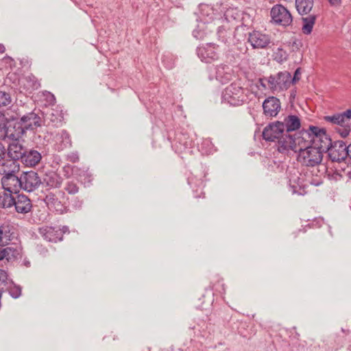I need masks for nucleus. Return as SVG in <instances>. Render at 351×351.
<instances>
[{
    "mask_svg": "<svg viewBox=\"0 0 351 351\" xmlns=\"http://www.w3.org/2000/svg\"><path fill=\"white\" fill-rule=\"evenodd\" d=\"M25 133L26 130L19 117H11L0 123V138L19 141Z\"/></svg>",
    "mask_w": 351,
    "mask_h": 351,
    "instance_id": "obj_1",
    "label": "nucleus"
},
{
    "mask_svg": "<svg viewBox=\"0 0 351 351\" xmlns=\"http://www.w3.org/2000/svg\"><path fill=\"white\" fill-rule=\"evenodd\" d=\"M324 151L321 144L317 147L306 146L305 148L300 147L298 149V160L305 166L315 167L321 163Z\"/></svg>",
    "mask_w": 351,
    "mask_h": 351,
    "instance_id": "obj_2",
    "label": "nucleus"
},
{
    "mask_svg": "<svg viewBox=\"0 0 351 351\" xmlns=\"http://www.w3.org/2000/svg\"><path fill=\"white\" fill-rule=\"evenodd\" d=\"M323 150L328 153V158L332 162L340 163L348 158L347 145L343 141H335L334 142L328 137V141L325 144H321Z\"/></svg>",
    "mask_w": 351,
    "mask_h": 351,
    "instance_id": "obj_3",
    "label": "nucleus"
},
{
    "mask_svg": "<svg viewBox=\"0 0 351 351\" xmlns=\"http://www.w3.org/2000/svg\"><path fill=\"white\" fill-rule=\"evenodd\" d=\"M270 17V23L275 25L287 27L293 23V16L290 11L281 4H276L271 8Z\"/></svg>",
    "mask_w": 351,
    "mask_h": 351,
    "instance_id": "obj_4",
    "label": "nucleus"
},
{
    "mask_svg": "<svg viewBox=\"0 0 351 351\" xmlns=\"http://www.w3.org/2000/svg\"><path fill=\"white\" fill-rule=\"evenodd\" d=\"M244 89L237 83H232L222 93L223 101L232 106H239L245 101Z\"/></svg>",
    "mask_w": 351,
    "mask_h": 351,
    "instance_id": "obj_5",
    "label": "nucleus"
},
{
    "mask_svg": "<svg viewBox=\"0 0 351 351\" xmlns=\"http://www.w3.org/2000/svg\"><path fill=\"white\" fill-rule=\"evenodd\" d=\"M21 189L28 192H34L41 186V178L33 170L23 171L20 175Z\"/></svg>",
    "mask_w": 351,
    "mask_h": 351,
    "instance_id": "obj_6",
    "label": "nucleus"
},
{
    "mask_svg": "<svg viewBox=\"0 0 351 351\" xmlns=\"http://www.w3.org/2000/svg\"><path fill=\"white\" fill-rule=\"evenodd\" d=\"M269 89L276 90H287L291 84V75L288 71L279 72L276 75H270L265 78Z\"/></svg>",
    "mask_w": 351,
    "mask_h": 351,
    "instance_id": "obj_7",
    "label": "nucleus"
},
{
    "mask_svg": "<svg viewBox=\"0 0 351 351\" xmlns=\"http://www.w3.org/2000/svg\"><path fill=\"white\" fill-rule=\"evenodd\" d=\"M248 43H250L253 49H267L270 47L271 43V36L260 31L254 30L249 33L247 38Z\"/></svg>",
    "mask_w": 351,
    "mask_h": 351,
    "instance_id": "obj_8",
    "label": "nucleus"
},
{
    "mask_svg": "<svg viewBox=\"0 0 351 351\" xmlns=\"http://www.w3.org/2000/svg\"><path fill=\"white\" fill-rule=\"evenodd\" d=\"M20 119L26 132L34 131L43 125V112H36L35 110L24 114Z\"/></svg>",
    "mask_w": 351,
    "mask_h": 351,
    "instance_id": "obj_9",
    "label": "nucleus"
},
{
    "mask_svg": "<svg viewBox=\"0 0 351 351\" xmlns=\"http://www.w3.org/2000/svg\"><path fill=\"white\" fill-rule=\"evenodd\" d=\"M285 132V125L281 121H274L267 125L263 131V138L267 141H274Z\"/></svg>",
    "mask_w": 351,
    "mask_h": 351,
    "instance_id": "obj_10",
    "label": "nucleus"
},
{
    "mask_svg": "<svg viewBox=\"0 0 351 351\" xmlns=\"http://www.w3.org/2000/svg\"><path fill=\"white\" fill-rule=\"evenodd\" d=\"M278 150L281 153H285L289 150H293L295 152L297 150V143L300 145V138H294L292 135L285 132L278 138Z\"/></svg>",
    "mask_w": 351,
    "mask_h": 351,
    "instance_id": "obj_11",
    "label": "nucleus"
},
{
    "mask_svg": "<svg viewBox=\"0 0 351 351\" xmlns=\"http://www.w3.org/2000/svg\"><path fill=\"white\" fill-rule=\"evenodd\" d=\"M62 182L63 178L54 171L45 172L41 178V185L46 187L47 190L60 188Z\"/></svg>",
    "mask_w": 351,
    "mask_h": 351,
    "instance_id": "obj_12",
    "label": "nucleus"
},
{
    "mask_svg": "<svg viewBox=\"0 0 351 351\" xmlns=\"http://www.w3.org/2000/svg\"><path fill=\"white\" fill-rule=\"evenodd\" d=\"M280 108L279 99L274 96L265 99L263 103V113L267 117H276Z\"/></svg>",
    "mask_w": 351,
    "mask_h": 351,
    "instance_id": "obj_13",
    "label": "nucleus"
},
{
    "mask_svg": "<svg viewBox=\"0 0 351 351\" xmlns=\"http://www.w3.org/2000/svg\"><path fill=\"white\" fill-rule=\"evenodd\" d=\"M1 184L4 190L17 193L21 190L20 176L16 174H8L1 178Z\"/></svg>",
    "mask_w": 351,
    "mask_h": 351,
    "instance_id": "obj_14",
    "label": "nucleus"
},
{
    "mask_svg": "<svg viewBox=\"0 0 351 351\" xmlns=\"http://www.w3.org/2000/svg\"><path fill=\"white\" fill-rule=\"evenodd\" d=\"M197 54L202 61L209 63L218 59V53L215 46L211 43H207L206 46L198 47Z\"/></svg>",
    "mask_w": 351,
    "mask_h": 351,
    "instance_id": "obj_15",
    "label": "nucleus"
},
{
    "mask_svg": "<svg viewBox=\"0 0 351 351\" xmlns=\"http://www.w3.org/2000/svg\"><path fill=\"white\" fill-rule=\"evenodd\" d=\"M22 248L17 245H11L0 248V261L5 260L12 263L21 256Z\"/></svg>",
    "mask_w": 351,
    "mask_h": 351,
    "instance_id": "obj_16",
    "label": "nucleus"
},
{
    "mask_svg": "<svg viewBox=\"0 0 351 351\" xmlns=\"http://www.w3.org/2000/svg\"><path fill=\"white\" fill-rule=\"evenodd\" d=\"M303 134H306L310 138L311 141H313V143L319 142L320 144L324 145L326 141H328V136L326 133V130L317 126L311 125L308 130L303 132Z\"/></svg>",
    "mask_w": 351,
    "mask_h": 351,
    "instance_id": "obj_17",
    "label": "nucleus"
},
{
    "mask_svg": "<svg viewBox=\"0 0 351 351\" xmlns=\"http://www.w3.org/2000/svg\"><path fill=\"white\" fill-rule=\"evenodd\" d=\"M63 119L62 110L51 109L45 117L43 116V125L58 128L62 125Z\"/></svg>",
    "mask_w": 351,
    "mask_h": 351,
    "instance_id": "obj_18",
    "label": "nucleus"
},
{
    "mask_svg": "<svg viewBox=\"0 0 351 351\" xmlns=\"http://www.w3.org/2000/svg\"><path fill=\"white\" fill-rule=\"evenodd\" d=\"M38 232L41 237L49 242L62 241V232L57 230V228L52 226H43L39 228Z\"/></svg>",
    "mask_w": 351,
    "mask_h": 351,
    "instance_id": "obj_19",
    "label": "nucleus"
},
{
    "mask_svg": "<svg viewBox=\"0 0 351 351\" xmlns=\"http://www.w3.org/2000/svg\"><path fill=\"white\" fill-rule=\"evenodd\" d=\"M42 156L39 152L27 148L21 162L26 167H34L40 162Z\"/></svg>",
    "mask_w": 351,
    "mask_h": 351,
    "instance_id": "obj_20",
    "label": "nucleus"
},
{
    "mask_svg": "<svg viewBox=\"0 0 351 351\" xmlns=\"http://www.w3.org/2000/svg\"><path fill=\"white\" fill-rule=\"evenodd\" d=\"M27 147L21 144L19 141H13L8 148V155L14 161L18 162L21 160L25 153Z\"/></svg>",
    "mask_w": 351,
    "mask_h": 351,
    "instance_id": "obj_21",
    "label": "nucleus"
},
{
    "mask_svg": "<svg viewBox=\"0 0 351 351\" xmlns=\"http://www.w3.org/2000/svg\"><path fill=\"white\" fill-rule=\"evenodd\" d=\"M44 201L49 209L53 212H56L58 214H62L65 210V206L64 204L53 193H48L45 196Z\"/></svg>",
    "mask_w": 351,
    "mask_h": 351,
    "instance_id": "obj_22",
    "label": "nucleus"
},
{
    "mask_svg": "<svg viewBox=\"0 0 351 351\" xmlns=\"http://www.w3.org/2000/svg\"><path fill=\"white\" fill-rule=\"evenodd\" d=\"M13 206H15V210L17 213L22 214L29 213L32 208L30 199L23 194L17 195L16 197H14Z\"/></svg>",
    "mask_w": 351,
    "mask_h": 351,
    "instance_id": "obj_23",
    "label": "nucleus"
},
{
    "mask_svg": "<svg viewBox=\"0 0 351 351\" xmlns=\"http://www.w3.org/2000/svg\"><path fill=\"white\" fill-rule=\"evenodd\" d=\"M289 184L293 194L304 195L306 193L305 186L302 184V180L298 176V172L294 173H290Z\"/></svg>",
    "mask_w": 351,
    "mask_h": 351,
    "instance_id": "obj_24",
    "label": "nucleus"
},
{
    "mask_svg": "<svg viewBox=\"0 0 351 351\" xmlns=\"http://www.w3.org/2000/svg\"><path fill=\"white\" fill-rule=\"evenodd\" d=\"M232 77V69L226 64H219L216 67L215 77L216 79L225 84L228 82Z\"/></svg>",
    "mask_w": 351,
    "mask_h": 351,
    "instance_id": "obj_25",
    "label": "nucleus"
},
{
    "mask_svg": "<svg viewBox=\"0 0 351 351\" xmlns=\"http://www.w3.org/2000/svg\"><path fill=\"white\" fill-rule=\"evenodd\" d=\"M20 166L18 162L12 160H5L0 163V174L3 176L8 174H16L19 171Z\"/></svg>",
    "mask_w": 351,
    "mask_h": 351,
    "instance_id": "obj_26",
    "label": "nucleus"
},
{
    "mask_svg": "<svg viewBox=\"0 0 351 351\" xmlns=\"http://www.w3.org/2000/svg\"><path fill=\"white\" fill-rule=\"evenodd\" d=\"M13 227L8 222L0 224V246L9 244L12 239Z\"/></svg>",
    "mask_w": 351,
    "mask_h": 351,
    "instance_id": "obj_27",
    "label": "nucleus"
},
{
    "mask_svg": "<svg viewBox=\"0 0 351 351\" xmlns=\"http://www.w3.org/2000/svg\"><path fill=\"white\" fill-rule=\"evenodd\" d=\"M71 169L72 171V173L75 176L82 182L89 183L92 180V176L91 174L88 171L87 169H81L77 166H65L64 167V170L66 171V169Z\"/></svg>",
    "mask_w": 351,
    "mask_h": 351,
    "instance_id": "obj_28",
    "label": "nucleus"
},
{
    "mask_svg": "<svg viewBox=\"0 0 351 351\" xmlns=\"http://www.w3.org/2000/svg\"><path fill=\"white\" fill-rule=\"evenodd\" d=\"M281 123L285 125V132L289 134L290 132L297 130L301 125L300 118L293 114L285 117L284 121H281Z\"/></svg>",
    "mask_w": 351,
    "mask_h": 351,
    "instance_id": "obj_29",
    "label": "nucleus"
},
{
    "mask_svg": "<svg viewBox=\"0 0 351 351\" xmlns=\"http://www.w3.org/2000/svg\"><path fill=\"white\" fill-rule=\"evenodd\" d=\"M21 86L29 93L37 90L40 88V84L37 78L32 74H30L21 80Z\"/></svg>",
    "mask_w": 351,
    "mask_h": 351,
    "instance_id": "obj_30",
    "label": "nucleus"
},
{
    "mask_svg": "<svg viewBox=\"0 0 351 351\" xmlns=\"http://www.w3.org/2000/svg\"><path fill=\"white\" fill-rule=\"evenodd\" d=\"M317 15L310 14L306 17L302 18V31L304 34L309 35L313 31V26L315 23Z\"/></svg>",
    "mask_w": 351,
    "mask_h": 351,
    "instance_id": "obj_31",
    "label": "nucleus"
},
{
    "mask_svg": "<svg viewBox=\"0 0 351 351\" xmlns=\"http://www.w3.org/2000/svg\"><path fill=\"white\" fill-rule=\"evenodd\" d=\"M313 0H295V6L300 14H308L313 7Z\"/></svg>",
    "mask_w": 351,
    "mask_h": 351,
    "instance_id": "obj_32",
    "label": "nucleus"
},
{
    "mask_svg": "<svg viewBox=\"0 0 351 351\" xmlns=\"http://www.w3.org/2000/svg\"><path fill=\"white\" fill-rule=\"evenodd\" d=\"M13 193H10L5 190L0 193V207L3 208H10L14 203V197Z\"/></svg>",
    "mask_w": 351,
    "mask_h": 351,
    "instance_id": "obj_33",
    "label": "nucleus"
},
{
    "mask_svg": "<svg viewBox=\"0 0 351 351\" xmlns=\"http://www.w3.org/2000/svg\"><path fill=\"white\" fill-rule=\"evenodd\" d=\"M6 288L5 292L8 291L12 298L16 299L21 295L22 289L21 286L14 284L12 280L8 282Z\"/></svg>",
    "mask_w": 351,
    "mask_h": 351,
    "instance_id": "obj_34",
    "label": "nucleus"
},
{
    "mask_svg": "<svg viewBox=\"0 0 351 351\" xmlns=\"http://www.w3.org/2000/svg\"><path fill=\"white\" fill-rule=\"evenodd\" d=\"M217 34L219 40L226 44L229 43L232 32L230 29H226L224 26H221L218 27Z\"/></svg>",
    "mask_w": 351,
    "mask_h": 351,
    "instance_id": "obj_35",
    "label": "nucleus"
},
{
    "mask_svg": "<svg viewBox=\"0 0 351 351\" xmlns=\"http://www.w3.org/2000/svg\"><path fill=\"white\" fill-rule=\"evenodd\" d=\"M60 135V149H63L66 147H69L72 145L71 138L70 136V134L69 132L64 130H62Z\"/></svg>",
    "mask_w": 351,
    "mask_h": 351,
    "instance_id": "obj_36",
    "label": "nucleus"
},
{
    "mask_svg": "<svg viewBox=\"0 0 351 351\" xmlns=\"http://www.w3.org/2000/svg\"><path fill=\"white\" fill-rule=\"evenodd\" d=\"M342 116L340 113H336L330 116L324 117V120L331 123L332 124H336L341 126H345V123L342 119Z\"/></svg>",
    "mask_w": 351,
    "mask_h": 351,
    "instance_id": "obj_37",
    "label": "nucleus"
},
{
    "mask_svg": "<svg viewBox=\"0 0 351 351\" xmlns=\"http://www.w3.org/2000/svg\"><path fill=\"white\" fill-rule=\"evenodd\" d=\"M64 189L69 194L75 195L78 193L80 187L74 181H68L66 182Z\"/></svg>",
    "mask_w": 351,
    "mask_h": 351,
    "instance_id": "obj_38",
    "label": "nucleus"
},
{
    "mask_svg": "<svg viewBox=\"0 0 351 351\" xmlns=\"http://www.w3.org/2000/svg\"><path fill=\"white\" fill-rule=\"evenodd\" d=\"M287 59V53L283 49L279 47L274 53V60L278 62H283Z\"/></svg>",
    "mask_w": 351,
    "mask_h": 351,
    "instance_id": "obj_39",
    "label": "nucleus"
},
{
    "mask_svg": "<svg viewBox=\"0 0 351 351\" xmlns=\"http://www.w3.org/2000/svg\"><path fill=\"white\" fill-rule=\"evenodd\" d=\"M193 35L195 38L199 40H203L206 36L204 25L202 27L198 26V27L193 30Z\"/></svg>",
    "mask_w": 351,
    "mask_h": 351,
    "instance_id": "obj_40",
    "label": "nucleus"
},
{
    "mask_svg": "<svg viewBox=\"0 0 351 351\" xmlns=\"http://www.w3.org/2000/svg\"><path fill=\"white\" fill-rule=\"evenodd\" d=\"M67 160L75 163L79 161V154L77 152H71L66 156Z\"/></svg>",
    "mask_w": 351,
    "mask_h": 351,
    "instance_id": "obj_41",
    "label": "nucleus"
},
{
    "mask_svg": "<svg viewBox=\"0 0 351 351\" xmlns=\"http://www.w3.org/2000/svg\"><path fill=\"white\" fill-rule=\"evenodd\" d=\"M341 114V116L343 117H342V119L345 123V125H348V123H346V121L347 120H349L351 119V108L346 110V111L343 112H341L340 113Z\"/></svg>",
    "mask_w": 351,
    "mask_h": 351,
    "instance_id": "obj_42",
    "label": "nucleus"
},
{
    "mask_svg": "<svg viewBox=\"0 0 351 351\" xmlns=\"http://www.w3.org/2000/svg\"><path fill=\"white\" fill-rule=\"evenodd\" d=\"M195 178L191 177L188 178V183L191 185V187H193L194 185H197L199 187L204 186V182L202 180H198V182L196 183L194 182Z\"/></svg>",
    "mask_w": 351,
    "mask_h": 351,
    "instance_id": "obj_43",
    "label": "nucleus"
},
{
    "mask_svg": "<svg viewBox=\"0 0 351 351\" xmlns=\"http://www.w3.org/2000/svg\"><path fill=\"white\" fill-rule=\"evenodd\" d=\"M83 204V201L78 199H75L71 201V205L75 208H80Z\"/></svg>",
    "mask_w": 351,
    "mask_h": 351,
    "instance_id": "obj_44",
    "label": "nucleus"
},
{
    "mask_svg": "<svg viewBox=\"0 0 351 351\" xmlns=\"http://www.w3.org/2000/svg\"><path fill=\"white\" fill-rule=\"evenodd\" d=\"M6 154V149L2 143L0 142V162L4 159Z\"/></svg>",
    "mask_w": 351,
    "mask_h": 351,
    "instance_id": "obj_45",
    "label": "nucleus"
},
{
    "mask_svg": "<svg viewBox=\"0 0 351 351\" xmlns=\"http://www.w3.org/2000/svg\"><path fill=\"white\" fill-rule=\"evenodd\" d=\"M37 251L43 256H46L48 252V250L46 247L38 245H37Z\"/></svg>",
    "mask_w": 351,
    "mask_h": 351,
    "instance_id": "obj_46",
    "label": "nucleus"
},
{
    "mask_svg": "<svg viewBox=\"0 0 351 351\" xmlns=\"http://www.w3.org/2000/svg\"><path fill=\"white\" fill-rule=\"evenodd\" d=\"M300 69H297L294 73V76L291 78V84L295 83L297 81L300 80Z\"/></svg>",
    "mask_w": 351,
    "mask_h": 351,
    "instance_id": "obj_47",
    "label": "nucleus"
},
{
    "mask_svg": "<svg viewBox=\"0 0 351 351\" xmlns=\"http://www.w3.org/2000/svg\"><path fill=\"white\" fill-rule=\"evenodd\" d=\"M349 133H350V129L347 128H345L342 129L341 131H339V134H340L341 136H342L343 138L347 137L349 135Z\"/></svg>",
    "mask_w": 351,
    "mask_h": 351,
    "instance_id": "obj_48",
    "label": "nucleus"
},
{
    "mask_svg": "<svg viewBox=\"0 0 351 351\" xmlns=\"http://www.w3.org/2000/svg\"><path fill=\"white\" fill-rule=\"evenodd\" d=\"M328 2L332 6H339L341 4V0H328Z\"/></svg>",
    "mask_w": 351,
    "mask_h": 351,
    "instance_id": "obj_49",
    "label": "nucleus"
},
{
    "mask_svg": "<svg viewBox=\"0 0 351 351\" xmlns=\"http://www.w3.org/2000/svg\"><path fill=\"white\" fill-rule=\"evenodd\" d=\"M57 230H59L62 232V239H63V234L69 232V228L67 226H63L62 228H57Z\"/></svg>",
    "mask_w": 351,
    "mask_h": 351,
    "instance_id": "obj_50",
    "label": "nucleus"
},
{
    "mask_svg": "<svg viewBox=\"0 0 351 351\" xmlns=\"http://www.w3.org/2000/svg\"><path fill=\"white\" fill-rule=\"evenodd\" d=\"M265 78H266V77L261 78V79L259 80V81H260V84H261V86L263 88H267V85H266V84L265 83V82H267V81L265 80Z\"/></svg>",
    "mask_w": 351,
    "mask_h": 351,
    "instance_id": "obj_51",
    "label": "nucleus"
},
{
    "mask_svg": "<svg viewBox=\"0 0 351 351\" xmlns=\"http://www.w3.org/2000/svg\"><path fill=\"white\" fill-rule=\"evenodd\" d=\"M347 150L348 152V158H349L351 160V143L348 145H347Z\"/></svg>",
    "mask_w": 351,
    "mask_h": 351,
    "instance_id": "obj_52",
    "label": "nucleus"
},
{
    "mask_svg": "<svg viewBox=\"0 0 351 351\" xmlns=\"http://www.w3.org/2000/svg\"><path fill=\"white\" fill-rule=\"evenodd\" d=\"M23 264L27 267H30V262L28 260L25 259Z\"/></svg>",
    "mask_w": 351,
    "mask_h": 351,
    "instance_id": "obj_53",
    "label": "nucleus"
},
{
    "mask_svg": "<svg viewBox=\"0 0 351 351\" xmlns=\"http://www.w3.org/2000/svg\"><path fill=\"white\" fill-rule=\"evenodd\" d=\"M55 100H56V98H55L54 95L51 94L50 95V101L51 102H54Z\"/></svg>",
    "mask_w": 351,
    "mask_h": 351,
    "instance_id": "obj_54",
    "label": "nucleus"
},
{
    "mask_svg": "<svg viewBox=\"0 0 351 351\" xmlns=\"http://www.w3.org/2000/svg\"><path fill=\"white\" fill-rule=\"evenodd\" d=\"M3 113H2V112L0 110V118H1V117H3Z\"/></svg>",
    "mask_w": 351,
    "mask_h": 351,
    "instance_id": "obj_55",
    "label": "nucleus"
},
{
    "mask_svg": "<svg viewBox=\"0 0 351 351\" xmlns=\"http://www.w3.org/2000/svg\"><path fill=\"white\" fill-rule=\"evenodd\" d=\"M209 143V142H208V141H205L204 142V143Z\"/></svg>",
    "mask_w": 351,
    "mask_h": 351,
    "instance_id": "obj_56",
    "label": "nucleus"
},
{
    "mask_svg": "<svg viewBox=\"0 0 351 351\" xmlns=\"http://www.w3.org/2000/svg\"><path fill=\"white\" fill-rule=\"evenodd\" d=\"M350 177L351 178V171L350 172Z\"/></svg>",
    "mask_w": 351,
    "mask_h": 351,
    "instance_id": "obj_57",
    "label": "nucleus"
}]
</instances>
